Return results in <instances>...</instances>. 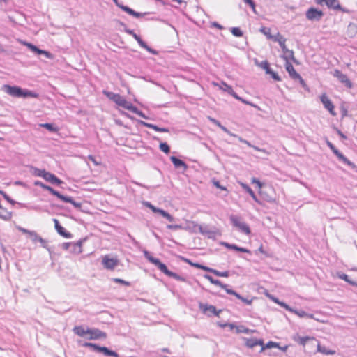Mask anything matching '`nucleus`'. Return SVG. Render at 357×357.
I'll return each mask as SVG.
<instances>
[{
	"instance_id": "c756f323",
	"label": "nucleus",
	"mask_w": 357,
	"mask_h": 357,
	"mask_svg": "<svg viewBox=\"0 0 357 357\" xmlns=\"http://www.w3.org/2000/svg\"><path fill=\"white\" fill-rule=\"evenodd\" d=\"M11 217H12V213L10 212L3 210L0 207V218L5 220H10L11 218Z\"/></svg>"
},
{
	"instance_id": "37998d69",
	"label": "nucleus",
	"mask_w": 357,
	"mask_h": 357,
	"mask_svg": "<svg viewBox=\"0 0 357 357\" xmlns=\"http://www.w3.org/2000/svg\"><path fill=\"white\" fill-rule=\"evenodd\" d=\"M56 197L64 202L70 203L72 202V198L70 197L64 196L59 192L58 193V195H56Z\"/></svg>"
},
{
	"instance_id": "f8f14e48",
	"label": "nucleus",
	"mask_w": 357,
	"mask_h": 357,
	"mask_svg": "<svg viewBox=\"0 0 357 357\" xmlns=\"http://www.w3.org/2000/svg\"><path fill=\"white\" fill-rule=\"evenodd\" d=\"M199 308L204 314L208 316L213 314L218 317L221 312V310H218L215 306L202 303L199 304Z\"/></svg>"
},
{
	"instance_id": "aec40b11",
	"label": "nucleus",
	"mask_w": 357,
	"mask_h": 357,
	"mask_svg": "<svg viewBox=\"0 0 357 357\" xmlns=\"http://www.w3.org/2000/svg\"><path fill=\"white\" fill-rule=\"evenodd\" d=\"M24 44H25V45L26 47H28V48L29 50H31L33 52L37 53L38 54H44L48 59H52L53 58L52 54L50 52H47V51L40 50V49L38 48L36 46L33 45L31 43H26Z\"/></svg>"
},
{
	"instance_id": "bf43d9fd",
	"label": "nucleus",
	"mask_w": 357,
	"mask_h": 357,
	"mask_svg": "<svg viewBox=\"0 0 357 357\" xmlns=\"http://www.w3.org/2000/svg\"><path fill=\"white\" fill-rule=\"evenodd\" d=\"M258 251H259L260 253H261V254L264 255L266 257H269V256H270V255L267 253V252H266V251L264 250L263 245H261L259 246V249H258Z\"/></svg>"
},
{
	"instance_id": "9d476101",
	"label": "nucleus",
	"mask_w": 357,
	"mask_h": 357,
	"mask_svg": "<svg viewBox=\"0 0 357 357\" xmlns=\"http://www.w3.org/2000/svg\"><path fill=\"white\" fill-rule=\"evenodd\" d=\"M285 68L291 78H292L294 80H298L303 86H306L305 82L301 77V76L296 71L291 62H285Z\"/></svg>"
},
{
	"instance_id": "09e8293b",
	"label": "nucleus",
	"mask_w": 357,
	"mask_h": 357,
	"mask_svg": "<svg viewBox=\"0 0 357 357\" xmlns=\"http://www.w3.org/2000/svg\"><path fill=\"white\" fill-rule=\"evenodd\" d=\"M45 172H46V171L45 169H37V168H36L34 169V174L37 176L43 178Z\"/></svg>"
},
{
	"instance_id": "4c0bfd02",
	"label": "nucleus",
	"mask_w": 357,
	"mask_h": 357,
	"mask_svg": "<svg viewBox=\"0 0 357 357\" xmlns=\"http://www.w3.org/2000/svg\"><path fill=\"white\" fill-rule=\"evenodd\" d=\"M160 149L166 154H168L170 152V148L166 142H161L160 144Z\"/></svg>"
},
{
	"instance_id": "052dcab7",
	"label": "nucleus",
	"mask_w": 357,
	"mask_h": 357,
	"mask_svg": "<svg viewBox=\"0 0 357 357\" xmlns=\"http://www.w3.org/2000/svg\"><path fill=\"white\" fill-rule=\"evenodd\" d=\"M213 185L217 187L218 188H220L222 190H227V188L225 187H223L220 185L219 181H213Z\"/></svg>"
},
{
	"instance_id": "49530a36",
	"label": "nucleus",
	"mask_w": 357,
	"mask_h": 357,
	"mask_svg": "<svg viewBox=\"0 0 357 357\" xmlns=\"http://www.w3.org/2000/svg\"><path fill=\"white\" fill-rule=\"evenodd\" d=\"M192 225V229L196 231L197 230H198L199 232L201 233H203V231H202V225H199L194 222H192L190 223Z\"/></svg>"
},
{
	"instance_id": "a211bd4d",
	"label": "nucleus",
	"mask_w": 357,
	"mask_h": 357,
	"mask_svg": "<svg viewBox=\"0 0 357 357\" xmlns=\"http://www.w3.org/2000/svg\"><path fill=\"white\" fill-rule=\"evenodd\" d=\"M53 222L54 223L55 229L59 235L66 238H69L72 236L71 234L67 231L66 229L59 224V222L57 219H53Z\"/></svg>"
},
{
	"instance_id": "603ef678",
	"label": "nucleus",
	"mask_w": 357,
	"mask_h": 357,
	"mask_svg": "<svg viewBox=\"0 0 357 357\" xmlns=\"http://www.w3.org/2000/svg\"><path fill=\"white\" fill-rule=\"evenodd\" d=\"M113 280L116 283L122 284H124L125 286H130V283L129 282L125 281V280H123L122 279H120V278H114Z\"/></svg>"
},
{
	"instance_id": "6ab92c4d",
	"label": "nucleus",
	"mask_w": 357,
	"mask_h": 357,
	"mask_svg": "<svg viewBox=\"0 0 357 357\" xmlns=\"http://www.w3.org/2000/svg\"><path fill=\"white\" fill-rule=\"evenodd\" d=\"M315 2L319 5H322L324 3L330 8L339 10L341 6L337 0H316Z\"/></svg>"
},
{
	"instance_id": "f704fd0d",
	"label": "nucleus",
	"mask_w": 357,
	"mask_h": 357,
	"mask_svg": "<svg viewBox=\"0 0 357 357\" xmlns=\"http://www.w3.org/2000/svg\"><path fill=\"white\" fill-rule=\"evenodd\" d=\"M332 151L334 153V154L335 155H337L338 157V158L340 160H342L344 162L349 164V162L347 160V158H345L341 153H340L339 151L336 148H335L333 150H332Z\"/></svg>"
},
{
	"instance_id": "b1692460",
	"label": "nucleus",
	"mask_w": 357,
	"mask_h": 357,
	"mask_svg": "<svg viewBox=\"0 0 357 357\" xmlns=\"http://www.w3.org/2000/svg\"><path fill=\"white\" fill-rule=\"evenodd\" d=\"M241 186L248 192L255 202L261 204V202L257 199L253 190L246 184L241 183Z\"/></svg>"
},
{
	"instance_id": "39448f33",
	"label": "nucleus",
	"mask_w": 357,
	"mask_h": 357,
	"mask_svg": "<svg viewBox=\"0 0 357 357\" xmlns=\"http://www.w3.org/2000/svg\"><path fill=\"white\" fill-rule=\"evenodd\" d=\"M3 88L8 94L13 97H36V95L33 94L31 91H23L18 86L4 85Z\"/></svg>"
},
{
	"instance_id": "5701e85b",
	"label": "nucleus",
	"mask_w": 357,
	"mask_h": 357,
	"mask_svg": "<svg viewBox=\"0 0 357 357\" xmlns=\"http://www.w3.org/2000/svg\"><path fill=\"white\" fill-rule=\"evenodd\" d=\"M314 346L317 347L318 351L326 354V355H333L335 354V351L327 349L325 347H321L319 344V342L317 340Z\"/></svg>"
},
{
	"instance_id": "6e6552de",
	"label": "nucleus",
	"mask_w": 357,
	"mask_h": 357,
	"mask_svg": "<svg viewBox=\"0 0 357 357\" xmlns=\"http://www.w3.org/2000/svg\"><path fill=\"white\" fill-rule=\"evenodd\" d=\"M259 194L262 199L267 202H275V192L273 187H266L259 190Z\"/></svg>"
},
{
	"instance_id": "4be33fe9",
	"label": "nucleus",
	"mask_w": 357,
	"mask_h": 357,
	"mask_svg": "<svg viewBox=\"0 0 357 357\" xmlns=\"http://www.w3.org/2000/svg\"><path fill=\"white\" fill-rule=\"evenodd\" d=\"M141 124L143 125L144 126L146 127V128H151L157 132H169V130L166 128H159L158 126L154 125V124H151V123H146V122H144V121H140Z\"/></svg>"
},
{
	"instance_id": "69168bd1",
	"label": "nucleus",
	"mask_w": 357,
	"mask_h": 357,
	"mask_svg": "<svg viewBox=\"0 0 357 357\" xmlns=\"http://www.w3.org/2000/svg\"><path fill=\"white\" fill-rule=\"evenodd\" d=\"M70 204H73L76 208L81 207V204L75 202L73 199H72V202H70Z\"/></svg>"
},
{
	"instance_id": "7ed1b4c3",
	"label": "nucleus",
	"mask_w": 357,
	"mask_h": 357,
	"mask_svg": "<svg viewBox=\"0 0 357 357\" xmlns=\"http://www.w3.org/2000/svg\"><path fill=\"white\" fill-rule=\"evenodd\" d=\"M146 257L151 263L155 265L158 268V269L161 272H162L164 274H165L166 275H167L169 277H172L178 281H181V282L186 281L185 278L169 271L168 268H167L166 265L165 264L162 263L158 259L153 257L152 256L148 255L147 252H146Z\"/></svg>"
},
{
	"instance_id": "13d9d810",
	"label": "nucleus",
	"mask_w": 357,
	"mask_h": 357,
	"mask_svg": "<svg viewBox=\"0 0 357 357\" xmlns=\"http://www.w3.org/2000/svg\"><path fill=\"white\" fill-rule=\"evenodd\" d=\"M88 159L89 160H91L96 166H99V165H101V162H98L95 159V158L93 155H88Z\"/></svg>"
},
{
	"instance_id": "79ce46f5",
	"label": "nucleus",
	"mask_w": 357,
	"mask_h": 357,
	"mask_svg": "<svg viewBox=\"0 0 357 357\" xmlns=\"http://www.w3.org/2000/svg\"><path fill=\"white\" fill-rule=\"evenodd\" d=\"M278 344L273 342H268L265 346L263 344L261 345V351H263L266 348H273V347H278Z\"/></svg>"
},
{
	"instance_id": "774afa93",
	"label": "nucleus",
	"mask_w": 357,
	"mask_h": 357,
	"mask_svg": "<svg viewBox=\"0 0 357 357\" xmlns=\"http://www.w3.org/2000/svg\"><path fill=\"white\" fill-rule=\"evenodd\" d=\"M280 46L281 47V48H282V50L283 54H284L286 51L289 50V49L287 47L286 43H284V45H280Z\"/></svg>"
},
{
	"instance_id": "412c9836",
	"label": "nucleus",
	"mask_w": 357,
	"mask_h": 357,
	"mask_svg": "<svg viewBox=\"0 0 357 357\" xmlns=\"http://www.w3.org/2000/svg\"><path fill=\"white\" fill-rule=\"evenodd\" d=\"M43 178L47 181H49L54 184L60 185L62 183V181L59 178H57L55 175L47 172H45Z\"/></svg>"
},
{
	"instance_id": "2eb2a0df",
	"label": "nucleus",
	"mask_w": 357,
	"mask_h": 357,
	"mask_svg": "<svg viewBox=\"0 0 357 357\" xmlns=\"http://www.w3.org/2000/svg\"><path fill=\"white\" fill-rule=\"evenodd\" d=\"M333 75L335 77H337L341 83L344 84V86L348 89H351L353 85L350 79L345 74H343L340 70H335Z\"/></svg>"
},
{
	"instance_id": "9b49d317",
	"label": "nucleus",
	"mask_w": 357,
	"mask_h": 357,
	"mask_svg": "<svg viewBox=\"0 0 357 357\" xmlns=\"http://www.w3.org/2000/svg\"><path fill=\"white\" fill-rule=\"evenodd\" d=\"M102 264L106 269L114 270L119 264V259L116 257H110L109 255H106L102 257Z\"/></svg>"
},
{
	"instance_id": "680f3d73",
	"label": "nucleus",
	"mask_w": 357,
	"mask_h": 357,
	"mask_svg": "<svg viewBox=\"0 0 357 357\" xmlns=\"http://www.w3.org/2000/svg\"><path fill=\"white\" fill-rule=\"evenodd\" d=\"M244 1L249 4L250 6V7L255 10V3L253 2L252 0H244Z\"/></svg>"
},
{
	"instance_id": "423d86ee",
	"label": "nucleus",
	"mask_w": 357,
	"mask_h": 357,
	"mask_svg": "<svg viewBox=\"0 0 357 357\" xmlns=\"http://www.w3.org/2000/svg\"><path fill=\"white\" fill-rule=\"evenodd\" d=\"M213 85L214 86H218L220 88V89L224 91H226L228 93H229L230 95H231L234 98H236V100H240L241 102H242L243 103L245 104V105H250L252 107H254L255 108H257L258 109H259V107H257L256 105L242 98L241 97L238 96L235 92L233 90L232 87L229 85H228L227 84H226L225 82H222L221 85L218 84V83H213Z\"/></svg>"
},
{
	"instance_id": "c03bdc74",
	"label": "nucleus",
	"mask_w": 357,
	"mask_h": 357,
	"mask_svg": "<svg viewBox=\"0 0 357 357\" xmlns=\"http://www.w3.org/2000/svg\"><path fill=\"white\" fill-rule=\"evenodd\" d=\"M192 266L206 271H208V272L210 271V269H211V268H209V267L203 266V265L197 264V263H194V262H193V264H192Z\"/></svg>"
},
{
	"instance_id": "8fccbe9b",
	"label": "nucleus",
	"mask_w": 357,
	"mask_h": 357,
	"mask_svg": "<svg viewBox=\"0 0 357 357\" xmlns=\"http://www.w3.org/2000/svg\"><path fill=\"white\" fill-rule=\"evenodd\" d=\"M261 67L264 70H265L266 73L268 74L271 70L270 65L268 61H264L261 63Z\"/></svg>"
},
{
	"instance_id": "e433bc0d",
	"label": "nucleus",
	"mask_w": 357,
	"mask_h": 357,
	"mask_svg": "<svg viewBox=\"0 0 357 357\" xmlns=\"http://www.w3.org/2000/svg\"><path fill=\"white\" fill-rule=\"evenodd\" d=\"M332 151L334 153V154L335 155H337L338 157V158L340 160H342L344 162L349 164V162L347 160V158H345L341 153H340L339 151L336 148H335L333 150H332Z\"/></svg>"
},
{
	"instance_id": "473e14b6",
	"label": "nucleus",
	"mask_w": 357,
	"mask_h": 357,
	"mask_svg": "<svg viewBox=\"0 0 357 357\" xmlns=\"http://www.w3.org/2000/svg\"><path fill=\"white\" fill-rule=\"evenodd\" d=\"M40 126L47 129L51 132H57L59 131V128L57 127H54L52 123H43L40 124Z\"/></svg>"
},
{
	"instance_id": "c9c22d12",
	"label": "nucleus",
	"mask_w": 357,
	"mask_h": 357,
	"mask_svg": "<svg viewBox=\"0 0 357 357\" xmlns=\"http://www.w3.org/2000/svg\"><path fill=\"white\" fill-rule=\"evenodd\" d=\"M332 151L334 153V154L335 155H337L338 157V158L340 160H342L344 162L349 164V162L347 160V158H345L341 153H340L339 151L336 148H335L333 150H332Z\"/></svg>"
},
{
	"instance_id": "1a4fd4ad",
	"label": "nucleus",
	"mask_w": 357,
	"mask_h": 357,
	"mask_svg": "<svg viewBox=\"0 0 357 357\" xmlns=\"http://www.w3.org/2000/svg\"><path fill=\"white\" fill-rule=\"evenodd\" d=\"M83 345L85 347H91V348L93 349L95 351H97L98 352H102L105 356L119 357V354L116 352L109 350L108 348H107L105 347H100L96 344L91 343V342H86Z\"/></svg>"
},
{
	"instance_id": "864d4df0",
	"label": "nucleus",
	"mask_w": 357,
	"mask_h": 357,
	"mask_svg": "<svg viewBox=\"0 0 357 357\" xmlns=\"http://www.w3.org/2000/svg\"><path fill=\"white\" fill-rule=\"evenodd\" d=\"M45 190L49 191L52 195H53L56 197V195H58L59 192L55 190L50 186L46 185V187L45 188Z\"/></svg>"
},
{
	"instance_id": "ddd939ff",
	"label": "nucleus",
	"mask_w": 357,
	"mask_h": 357,
	"mask_svg": "<svg viewBox=\"0 0 357 357\" xmlns=\"http://www.w3.org/2000/svg\"><path fill=\"white\" fill-rule=\"evenodd\" d=\"M143 204L146 207L150 208L153 213L160 214L162 216H163L164 218L167 219L169 222H173L174 221V218L172 217V215H171L169 213H168L165 211H164L162 209H160V208H156L155 206L152 205L149 202H144Z\"/></svg>"
},
{
	"instance_id": "3c124183",
	"label": "nucleus",
	"mask_w": 357,
	"mask_h": 357,
	"mask_svg": "<svg viewBox=\"0 0 357 357\" xmlns=\"http://www.w3.org/2000/svg\"><path fill=\"white\" fill-rule=\"evenodd\" d=\"M119 7L130 15H132V14L134 11V10L131 9L130 8H129L126 6L119 5Z\"/></svg>"
},
{
	"instance_id": "cd10ccee",
	"label": "nucleus",
	"mask_w": 357,
	"mask_h": 357,
	"mask_svg": "<svg viewBox=\"0 0 357 357\" xmlns=\"http://www.w3.org/2000/svg\"><path fill=\"white\" fill-rule=\"evenodd\" d=\"M260 32L266 36L268 39L273 40L274 36L271 34V29L269 27L262 26L260 29Z\"/></svg>"
},
{
	"instance_id": "58836bf2",
	"label": "nucleus",
	"mask_w": 357,
	"mask_h": 357,
	"mask_svg": "<svg viewBox=\"0 0 357 357\" xmlns=\"http://www.w3.org/2000/svg\"><path fill=\"white\" fill-rule=\"evenodd\" d=\"M231 250H237V251H239L241 252H245V253H250V251L249 250H248L247 248L238 247L234 244L231 245Z\"/></svg>"
},
{
	"instance_id": "72a5a7b5",
	"label": "nucleus",
	"mask_w": 357,
	"mask_h": 357,
	"mask_svg": "<svg viewBox=\"0 0 357 357\" xmlns=\"http://www.w3.org/2000/svg\"><path fill=\"white\" fill-rule=\"evenodd\" d=\"M231 328H235L237 333H248L250 332V330L247 328H245L244 326H234L233 325L231 326Z\"/></svg>"
},
{
	"instance_id": "0eeeda50",
	"label": "nucleus",
	"mask_w": 357,
	"mask_h": 357,
	"mask_svg": "<svg viewBox=\"0 0 357 357\" xmlns=\"http://www.w3.org/2000/svg\"><path fill=\"white\" fill-rule=\"evenodd\" d=\"M230 220L232 225L242 232L247 235H249L251 233L249 226L245 222L242 221L241 218L235 215H231Z\"/></svg>"
},
{
	"instance_id": "bb28decb",
	"label": "nucleus",
	"mask_w": 357,
	"mask_h": 357,
	"mask_svg": "<svg viewBox=\"0 0 357 357\" xmlns=\"http://www.w3.org/2000/svg\"><path fill=\"white\" fill-rule=\"evenodd\" d=\"M282 59L286 61V62H290V61H294L295 60V58H294V52L292 50H287L286 51L283 55H282Z\"/></svg>"
},
{
	"instance_id": "5fc2aeb1",
	"label": "nucleus",
	"mask_w": 357,
	"mask_h": 357,
	"mask_svg": "<svg viewBox=\"0 0 357 357\" xmlns=\"http://www.w3.org/2000/svg\"><path fill=\"white\" fill-rule=\"evenodd\" d=\"M45 190L49 191L52 195H53L56 197V195H58L59 192L55 190L50 186L46 185V187L45 188Z\"/></svg>"
},
{
	"instance_id": "20e7f679",
	"label": "nucleus",
	"mask_w": 357,
	"mask_h": 357,
	"mask_svg": "<svg viewBox=\"0 0 357 357\" xmlns=\"http://www.w3.org/2000/svg\"><path fill=\"white\" fill-rule=\"evenodd\" d=\"M204 278L206 280H208L211 284H214L215 286H218L220 288L225 289V291L228 294L235 296L238 299L242 301L245 304H247V305H251L252 304V299L249 300V299H247V298H245L242 297L237 292L234 291V290H232L231 289H228L227 285L225 284H222L220 280H215L211 275H205Z\"/></svg>"
},
{
	"instance_id": "a19ab883",
	"label": "nucleus",
	"mask_w": 357,
	"mask_h": 357,
	"mask_svg": "<svg viewBox=\"0 0 357 357\" xmlns=\"http://www.w3.org/2000/svg\"><path fill=\"white\" fill-rule=\"evenodd\" d=\"M340 278L342 280H344V281L349 282L351 285L357 287V282H356L355 281H352V280H349V276L347 275L342 274V275H340Z\"/></svg>"
},
{
	"instance_id": "7c9ffc66",
	"label": "nucleus",
	"mask_w": 357,
	"mask_h": 357,
	"mask_svg": "<svg viewBox=\"0 0 357 357\" xmlns=\"http://www.w3.org/2000/svg\"><path fill=\"white\" fill-rule=\"evenodd\" d=\"M209 272L213 273V274H215L216 276H218V277L227 278L229 275V271L220 272V271H218V270L213 269L211 268Z\"/></svg>"
},
{
	"instance_id": "a878e982",
	"label": "nucleus",
	"mask_w": 357,
	"mask_h": 357,
	"mask_svg": "<svg viewBox=\"0 0 357 357\" xmlns=\"http://www.w3.org/2000/svg\"><path fill=\"white\" fill-rule=\"evenodd\" d=\"M131 36L137 41V43L142 47L147 50L149 52H153L151 49L149 47L146 45V44L141 39V38L139 36H137L135 32Z\"/></svg>"
},
{
	"instance_id": "c85d7f7f",
	"label": "nucleus",
	"mask_w": 357,
	"mask_h": 357,
	"mask_svg": "<svg viewBox=\"0 0 357 357\" xmlns=\"http://www.w3.org/2000/svg\"><path fill=\"white\" fill-rule=\"evenodd\" d=\"M275 42H278L279 45H284V43H286V38H284L282 35H281L279 32L277 33L276 35L274 36L273 40Z\"/></svg>"
},
{
	"instance_id": "4468645a",
	"label": "nucleus",
	"mask_w": 357,
	"mask_h": 357,
	"mask_svg": "<svg viewBox=\"0 0 357 357\" xmlns=\"http://www.w3.org/2000/svg\"><path fill=\"white\" fill-rule=\"evenodd\" d=\"M320 100L324 107L329 112V113L333 116H336L337 114L335 111L334 105L326 93H323L321 96Z\"/></svg>"
},
{
	"instance_id": "2f4dec72",
	"label": "nucleus",
	"mask_w": 357,
	"mask_h": 357,
	"mask_svg": "<svg viewBox=\"0 0 357 357\" xmlns=\"http://www.w3.org/2000/svg\"><path fill=\"white\" fill-rule=\"evenodd\" d=\"M246 345L249 347H254L257 345H263V341L262 340H249L246 342Z\"/></svg>"
},
{
	"instance_id": "ea45409f",
	"label": "nucleus",
	"mask_w": 357,
	"mask_h": 357,
	"mask_svg": "<svg viewBox=\"0 0 357 357\" xmlns=\"http://www.w3.org/2000/svg\"><path fill=\"white\" fill-rule=\"evenodd\" d=\"M272 300L277 304L280 305L281 307H284L288 311H292V310L289 307L288 305L283 302H280L278 298H273Z\"/></svg>"
},
{
	"instance_id": "a18cd8bd",
	"label": "nucleus",
	"mask_w": 357,
	"mask_h": 357,
	"mask_svg": "<svg viewBox=\"0 0 357 357\" xmlns=\"http://www.w3.org/2000/svg\"><path fill=\"white\" fill-rule=\"evenodd\" d=\"M210 121L211 122H213V123H215L216 126H218L219 128H220L225 132H228L227 129L225 127H224L223 126H222L221 123L218 121H217L216 119H213V118H210Z\"/></svg>"
},
{
	"instance_id": "dca6fc26",
	"label": "nucleus",
	"mask_w": 357,
	"mask_h": 357,
	"mask_svg": "<svg viewBox=\"0 0 357 357\" xmlns=\"http://www.w3.org/2000/svg\"><path fill=\"white\" fill-rule=\"evenodd\" d=\"M294 341H296L298 344L305 347L307 344H311L314 346L315 343L317 342V339L314 337H310V336H305V337H301V336H296L294 337Z\"/></svg>"
},
{
	"instance_id": "6e6d98bb",
	"label": "nucleus",
	"mask_w": 357,
	"mask_h": 357,
	"mask_svg": "<svg viewBox=\"0 0 357 357\" xmlns=\"http://www.w3.org/2000/svg\"><path fill=\"white\" fill-rule=\"evenodd\" d=\"M268 74H269L272 77V78L276 81L281 80L280 77L278 75V74L273 71L272 70Z\"/></svg>"
},
{
	"instance_id": "f257e3e1",
	"label": "nucleus",
	"mask_w": 357,
	"mask_h": 357,
	"mask_svg": "<svg viewBox=\"0 0 357 357\" xmlns=\"http://www.w3.org/2000/svg\"><path fill=\"white\" fill-rule=\"evenodd\" d=\"M103 94L105 95L109 100L114 102L117 105L128 109L138 116L146 118L145 115L142 112L139 111L135 106L130 102L128 101L119 93H114L113 92L103 91Z\"/></svg>"
},
{
	"instance_id": "de8ad7c7",
	"label": "nucleus",
	"mask_w": 357,
	"mask_h": 357,
	"mask_svg": "<svg viewBox=\"0 0 357 357\" xmlns=\"http://www.w3.org/2000/svg\"><path fill=\"white\" fill-rule=\"evenodd\" d=\"M231 33H233V35L237 37H241L243 35L241 30L237 27L233 28L231 30Z\"/></svg>"
},
{
	"instance_id": "393cba45",
	"label": "nucleus",
	"mask_w": 357,
	"mask_h": 357,
	"mask_svg": "<svg viewBox=\"0 0 357 357\" xmlns=\"http://www.w3.org/2000/svg\"><path fill=\"white\" fill-rule=\"evenodd\" d=\"M171 159V161L172 162V163L174 164V165L178 168V167H184L185 169L187 167L185 163L181 160V159H178L177 158H176L175 156H172L170 158Z\"/></svg>"
},
{
	"instance_id": "338daca9",
	"label": "nucleus",
	"mask_w": 357,
	"mask_h": 357,
	"mask_svg": "<svg viewBox=\"0 0 357 357\" xmlns=\"http://www.w3.org/2000/svg\"><path fill=\"white\" fill-rule=\"evenodd\" d=\"M132 16L135 17H140L143 15L142 13H137L135 12V10L133 11L132 14Z\"/></svg>"
},
{
	"instance_id": "e2e57ef3",
	"label": "nucleus",
	"mask_w": 357,
	"mask_h": 357,
	"mask_svg": "<svg viewBox=\"0 0 357 357\" xmlns=\"http://www.w3.org/2000/svg\"><path fill=\"white\" fill-rule=\"evenodd\" d=\"M34 184H35V185L40 186L43 189H45V188L46 187V185H45L44 183H43L40 181H36Z\"/></svg>"
},
{
	"instance_id": "f3484780",
	"label": "nucleus",
	"mask_w": 357,
	"mask_h": 357,
	"mask_svg": "<svg viewBox=\"0 0 357 357\" xmlns=\"http://www.w3.org/2000/svg\"><path fill=\"white\" fill-rule=\"evenodd\" d=\"M323 16V12L314 8H309L306 12V17L308 20H319Z\"/></svg>"
},
{
	"instance_id": "f03ea898",
	"label": "nucleus",
	"mask_w": 357,
	"mask_h": 357,
	"mask_svg": "<svg viewBox=\"0 0 357 357\" xmlns=\"http://www.w3.org/2000/svg\"><path fill=\"white\" fill-rule=\"evenodd\" d=\"M73 332L78 336L86 337L88 340L105 339L107 334L98 328H84L82 326H77L73 328Z\"/></svg>"
},
{
	"instance_id": "0e129e2a",
	"label": "nucleus",
	"mask_w": 357,
	"mask_h": 357,
	"mask_svg": "<svg viewBox=\"0 0 357 357\" xmlns=\"http://www.w3.org/2000/svg\"><path fill=\"white\" fill-rule=\"evenodd\" d=\"M167 228H169L170 229H181V226L176 225H168Z\"/></svg>"
},
{
	"instance_id": "4d7b16f0",
	"label": "nucleus",
	"mask_w": 357,
	"mask_h": 357,
	"mask_svg": "<svg viewBox=\"0 0 357 357\" xmlns=\"http://www.w3.org/2000/svg\"><path fill=\"white\" fill-rule=\"evenodd\" d=\"M252 183L257 185V186L259 188V190L262 189V183L256 178H252Z\"/></svg>"
}]
</instances>
